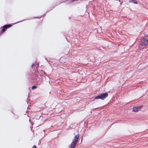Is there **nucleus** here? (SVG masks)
<instances>
[{"instance_id":"obj_12","label":"nucleus","mask_w":148,"mask_h":148,"mask_svg":"<svg viewBox=\"0 0 148 148\" xmlns=\"http://www.w3.org/2000/svg\"><path fill=\"white\" fill-rule=\"evenodd\" d=\"M34 64H35V63H33L32 64V66H31V67H32V68H33V66H34Z\"/></svg>"},{"instance_id":"obj_3","label":"nucleus","mask_w":148,"mask_h":148,"mask_svg":"<svg viewBox=\"0 0 148 148\" xmlns=\"http://www.w3.org/2000/svg\"><path fill=\"white\" fill-rule=\"evenodd\" d=\"M148 45V38L146 39L144 38L139 42V45L141 46V47H146Z\"/></svg>"},{"instance_id":"obj_4","label":"nucleus","mask_w":148,"mask_h":148,"mask_svg":"<svg viewBox=\"0 0 148 148\" xmlns=\"http://www.w3.org/2000/svg\"><path fill=\"white\" fill-rule=\"evenodd\" d=\"M12 26V25L10 24H6L4 25L3 26V28L1 30L0 33H3L7 29L11 27Z\"/></svg>"},{"instance_id":"obj_5","label":"nucleus","mask_w":148,"mask_h":148,"mask_svg":"<svg viewBox=\"0 0 148 148\" xmlns=\"http://www.w3.org/2000/svg\"><path fill=\"white\" fill-rule=\"evenodd\" d=\"M143 106H135L133 108L132 111L134 112H138L140 110L141 108L143 107Z\"/></svg>"},{"instance_id":"obj_14","label":"nucleus","mask_w":148,"mask_h":148,"mask_svg":"<svg viewBox=\"0 0 148 148\" xmlns=\"http://www.w3.org/2000/svg\"><path fill=\"white\" fill-rule=\"evenodd\" d=\"M44 74L45 75H46V73L44 71H43Z\"/></svg>"},{"instance_id":"obj_16","label":"nucleus","mask_w":148,"mask_h":148,"mask_svg":"<svg viewBox=\"0 0 148 148\" xmlns=\"http://www.w3.org/2000/svg\"><path fill=\"white\" fill-rule=\"evenodd\" d=\"M45 60H47V62H48V60H47V59L46 58H45Z\"/></svg>"},{"instance_id":"obj_7","label":"nucleus","mask_w":148,"mask_h":148,"mask_svg":"<svg viewBox=\"0 0 148 148\" xmlns=\"http://www.w3.org/2000/svg\"><path fill=\"white\" fill-rule=\"evenodd\" d=\"M32 19V18H29V19H24V20H22L21 21H19L18 22H16V23H14L13 24H16V23H19V22H22V21H24L27 20H29L31 19Z\"/></svg>"},{"instance_id":"obj_6","label":"nucleus","mask_w":148,"mask_h":148,"mask_svg":"<svg viewBox=\"0 0 148 148\" xmlns=\"http://www.w3.org/2000/svg\"><path fill=\"white\" fill-rule=\"evenodd\" d=\"M129 2H132L134 4H136L138 3V2H137L136 0H130Z\"/></svg>"},{"instance_id":"obj_8","label":"nucleus","mask_w":148,"mask_h":148,"mask_svg":"<svg viewBox=\"0 0 148 148\" xmlns=\"http://www.w3.org/2000/svg\"><path fill=\"white\" fill-rule=\"evenodd\" d=\"M37 88V86H33L32 87V90H34L35 89H36Z\"/></svg>"},{"instance_id":"obj_17","label":"nucleus","mask_w":148,"mask_h":148,"mask_svg":"<svg viewBox=\"0 0 148 148\" xmlns=\"http://www.w3.org/2000/svg\"><path fill=\"white\" fill-rule=\"evenodd\" d=\"M41 82H40V83H39V84H41Z\"/></svg>"},{"instance_id":"obj_19","label":"nucleus","mask_w":148,"mask_h":148,"mask_svg":"<svg viewBox=\"0 0 148 148\" xmlns=\"http://www.w3.org/2000/svg\"><path fill=\"white\" fill-rule=\"evenodd\" d=\"M43 131H44V132H45V130H43Z\"/></svg>"},{"instance_id":"obj_1","label":"nucleus","mask_w":148,"mask_h":148,"mask_svg":"<svg viewBox=\"0 0 148 148\" xmlns=\"http://www.w3.org/2000/svg\"><path fill=\"white\" fill-rule=\"evenodd\" d=\"M79 137V134H77L74 137V138L72 142L69 145V148H74L75 147L78 142Z\"/></svg>"},{"instance_id":"obj_11","label":"nucleus","mask_w":148,"mask_h":148,"mask_svg":"<svg viewBox=\"0 0 148 148\" xmlns=\"http://www.w3.org/2000/svg\"><path fill=\"white\" fill-rule=\"evenodd\" d=\"M54 8H55V7H53V8H51V10H49V11H47V12H46V13H47V12H49L50 10H52V9H53Z\"/></svg>"},{"instance_id":"obj_20","label":"nucleus","mask_w":148,"mask_h":148,"mask_svg":"<svg viewBox=\"0 0 148 148\" xmlns=\"http://www.w3.org/2000/svg\"><path fill=\"white\" fill-rule=\"evenodd\" d=\"M36 64H38V65H39L37 63H36Z\"/></svg>"},{"instance_id":"obj_13","label":"nucleus","mask_w":148,"mask_h":148,"mask_svg":"<svg viewBox=\"0 0 148 148\" xmlns=\"http://www.w3.org/2000/svg\"><path fill=\"white\" fill-rule=\"evenodd\" d=\"M32 148H37V147L35 145H34L33 146Z\"/></svg>"},{"instance_id":"obj_21","label":"nucleus","mask_w":148,"mask_h":148,"mask_svg":"<svg viewBox=\"0 0 148 148\" xmlns=\"http://www.w3.org/2000/svg\"><path fill=\"white\" fill-rule=\"evenodd\" d=\"M32 125H33V124H32Z\"/></svg>"},{"instance_id":"obj_10","label":"nucleus","mask_w":148,"mask_h":148,"mask_svg":"<svg viewBox=\"0 0 148 148\" xmlns=\"http://www.w3.org/2000/svg\"><path fill=\"white\" fill-rule=\"evenodd\" d=\"M14 117L15 119H17L18 118V115H16L15 116H14Z\"/></svg>"},{"instance_id":"obj_2","label":"nucleus","mask_w":148,"mask_h":148,"mask_svg":"<svg viewBox=\"0 0 148 148\" xmlns=\"http://www.w3.org/2000/svg\"><path fill=\"white\" fill-rule=\"evenodd\" d=\"M108 96L107 92H105L104 93H101L97 96L95 97V99H100L101 100L105 99Z\"/></svg>"},{"instance_id":"obj_18","label":"nucleus","mask_w":148,"mask_h":148,"mask_svg":"<svg viewBox=\"0 0 148 148\" xmlns=\"http://www.w3.org/2000/svg\"><path fill=\"white\" fill-rule=\"evenodd\" d=\"M29 121L30 122V119H29Z\"/></svg>"},{"instance_id":"obj_9","label":"nucleus","mask_w":148,"mask_h":148,"mask_svg":"<svg viewBox=\"0 0 148 148\" xmlns=\"http://www.w3.org/2000/svg\"><path fill=\"white\" fill-rule=\"evenodd\" d=\"M45 14H44L43 15H42V16H40V17H35L34 18H41V17H42V16H44L45 15Z\"/></svg>"},{"instance_id":"obj_15","label":"nucleus","mask_w":148,"mask_h":148,"mask_svg":"<svg viewBox=\"0 0 148 148\" xmlns=\"http://www.w3.org/2000/svg\"><path fill=\"white\" fill-rule=\"evenodd\" d=\"M97 108H94V109H93L94 110H96Z\"/></svg>"}]
</instances>
